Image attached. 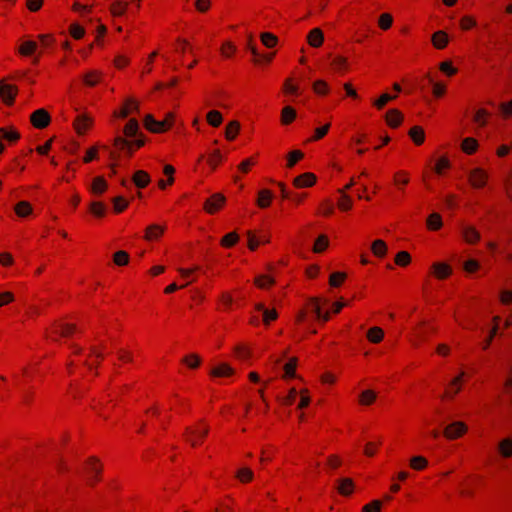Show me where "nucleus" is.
Returning a JSON list of instances; mask_svg holds the SVG:
<instances>
[{
  "instance_id": "f257e3e1",
  "label": "nucleus",
  "mask_w": 512,
  "mask_h": 512,
  "mask_svg": "<svg viewBox=\"0 0 512 512\" xmlns=\"http://www.w3.org/2000/svg\"><path fill=\"white\" fill-rule=\"evenodd\" d=\"M144 143L143 138L128 140L125 137L116 136L113 141L114 149L110 152V158L113 161H118L122 152L126 153L128 157H131L137 149L144 146Z\"/></svg>"
},
{
  "instance_id": "f03ea898",
  "label": "nucleus",
  "mask_w": 512,
  "mask_h": 512,
  "mask_svg": "<svg viewBox=\"0 0 512 512\" xmlns=\"http://www.w3.org/2000/svg\"><path fill=\"white\" fill-rule=\"evenodd\" d=\"M209 429V425L204 420H200L186 428L183 438L191 447H198L203 444Z\"/></svg>"
},
{
  "instance_id": "7ed1b4c3",
  "label": "nucleus",
  "mask_w": 512,
  "mask_h": 512,
  "mask_svg": "<svg viewBox=\"0 0 512 512\" xmlns=\"http://www.w3.org/2000/svg\"><path fill=\"white\" fill-rule=\"evenodd\" d=\"M468 375L465 371H460L455 377H453L446 385L442 399L453 400L463 389Z\"/></svg>"
},
{
  "instance_id": "20e7f679",
  "label": "nucleus",
  "mask_w": 512,
  "mask_h": 512,
  "mask_svg": "<svg viewBox=\"0 0 512 512\" xmlns=\"http://www.w3.org/2000/svg\"><path fill=\"white\" fill-rule=\"evenodd\" d=\"M75 332V324L64 321H57L48 329L47 336L52 340H58L60 337H69Z\"/></svg>"
},
{
  "instance_id": "39448f33",
  "label": "nucleus",
  "mask_w": 512,
  "mask_h": 512,
  "mask_svg": "<svg viewBox=\"0 0 512 512\" xmlns=\"http://www.w3.org/2000/svg\"><path fill=\"white\" fill-rule=\"evenodd\" d=\"M103 465L96 457H89L84 466V471L88 482L91 485L97 483L101 478Z\"/></svg>"
},
{
  "instance_id": "423d86ee",
  "label": "nucleus",
  "mask_w": 512,
  "mask_h": 512,
  "mask_svg": "<svg viewBox=\"0 0 512 512\" xmlns=\"http://www.w3.org/2000/svg\"><path fill=\"white\" fill-rule=\"evenodd\" d=\"M467 180L472 188L483 189L488 184L489 174L485 169L481 167H475L469 171Z\"/></svg>"
},
{
  "instance_id": "0eeeda50",
  "label": "nucleus",
  "mask_w": 512,
  "mask_h": 512,
  "mask_svg": "<svg viewBox=\"0 0 512 512\" xmlns=\"http://www.w3.org/2000/svg\"><path fill=\"white\" fill-rule=\"evenodd\" d=\"M467 432L468 425L465 422L454 421L444 428L443 436L449 441H454L462 438Z\"/></svg>"
},
{
  "instance_id": "6e6552de",
  "label": "nucleus",
  "mask_w": 512,
  "mask_h": 512,
  "mask_svg": "<svg viewBox=\"0 0 512 512\" xmlns=\"http://www.w3.org/2000/svg\"><path fill=\"white\" fill-rule=\"evenodd\" d=\"M140 112V105L139 102L130 97L127 98L121 107L113 112V117L119 118V119H125L127 117L139 114Z\"/></svg>"
},
{
  "instance_id": "1a4fd4ad",
  "label": "nucleus",
  "mask_w": 512,
  "mask_h": 512,
  "mask_svg": "<svg viewBox=\"0 0 512 512\" xmlns=\"http://www.w3.org/2000/svg\"><path fill=\"white\" fill-rule=\"evenodd\" d=\"M226 203V197L222 193L212 194L203 204V210L210 215L221 211Z\"/></svg>"
},
{
  "instance_id": "9d476101",
  "label": "nucleus",
  "mask_w": 512,
  "mask_h": 512,
  "mask_svg": "<svg viewBox=\"0 0 512 512\" xmlns=\"http://www.w3.org/2000/svg\"><path fill=\"white\" fill-rule=\"evenodd\" d=\"M232 356L240 362L250 363L254 357L252 346L246 342H239L234 345Z\"/></svg>"
},
{
  "instance_id": "9b49d317",
  "label": "nucleus",
  "mask_w": 512,
  "mask_h": 512,
  "mask_svg": "<svg viewBox=\"0 0 512 512\" xmlns=\"http://www.w3.org/2000/svg\"><path fill=\"white\" fill-rule=\"evenodd\" d=\"M411 182V173L405 169L396 170L392 175V184L401 194H404Z\"/></svg>"
},
{
  "instance_id": "f8f14e48",
  "label": "nucleus",
  "mask_w": 512,
  "mask_h": 512,
  "mask_svg": "<svg viewBox=\"0 0 512 512\" xmlns=\"http://www.w3.org/2000/svg\"><path fill=\"white\" fill-rule=\"evenodd\" d=\"M427 326L428 321L421 320L412 328L408 340L413 347H418L426 339Z\"/></svg>"
},
{
  "instance_id": "ddd939ff",
  "label": "nucleus",
  "mask_w": 512,
  "mask_h": 512,
  "mask_svg": "<svg viewBox=\"0 0 512 512\" xmlns=\"http://www.w3.org/2000/svg\"><path fill=\"white\" fill-rule=\"evenodd\" d=\"M30 122L34 128L44 129L50 124L51 116L47 110L37 109L30 115Z\"/></svg>"
},
{
  "instance_id": "4468645a",
  "label": "nucleus",
  "mask_w": 512,
  "mask_h": 512,
  "mask_svg": "<svg viewBox=\"0 0 512 512\" xmlns=\"http://www.w3.org/2000/svg\"><path fill=\"white\" fill-rule=\"evenodd\" d=\"M93 119L87 114H81L76 117L73 127L78 135H84L92 127Z\"/></svg>"
},
{
  "instance_id": "2eb2a0df",
  "label": "nucleus",
  "mask_w": 512,
  "mask_h": 512,
  "mask_svg": "<svg viewBox=\"0 0 512 512\" xmlns=\"http://www.w3.org/2000/svg\"><path fill=\"white\" fill-rule=\"evenodd\" d=\"M248 238V248L251 251H255L261 244H267L270 242V235L266 233H261L257 235L253 231L247 232Z\"/></svg>"
},
{
  "instance_id": "dca6fc26",
  "label": "nucleus",
  "mask_w": 512,
  "mask_h": 512,
  "mask_svg": "<svg viewBox=\"0 0 512 512\" xmlns=\"http://www.w3.org/2000/svg\"><path fill=\"white\" fill-rule=\"evenodd\" d=\"M431 274L439 280H445L451 276L452 268L445 262H435L431 266Z\"/></svg>"
},
{
  "instance_id": "f3484780",
  "label": "nucleus",
  "mask_w": 512,
  "mask_h": 512,
  "mask_svg": "<svg viewBox=\"0 0 512 512\" xmlns=\"http://www.w3.org/2000/svg\"><path fill=\"white\" fill-rule=\"evenodd\" d=\"M316 181L317 177L314 173L305 172L294 178L293 186L298 189L308 188L314 186L316 184Z\"/></svg>"
},
{
  "instance_id": "a211bd4d",
  "label": "nucleus",
  "mask_w": 512,
  "mask_h": 512,
  "mask_svg": "<svg viewBox=\"0 0 512 512\" xmlns=\"http://www.w3.org/2000/svg\"><path fill=\"white\" fill-rule=\"evenodd\" d=\"M166 230L165 225L151 224L145 229L144 239L148 242L158 241Z\"/></svg>"
},
{
  "instance_id": "6ab92c4d",
  "label": "nucleus",
  "mask_w": 512,
  "mask_h": 512,
  "mask_svg": "<svg viewBox=\"0 0 512 512\" xmlns=\"http://www.w3.org/2000/svg\"><path fill=\"white\" fill-rule=\"evenodd\" d=\"M17 87L11 84L0 82V98L7 105H11L17 95Z\"/></svg>"
},
{
  "instance_id": "aec40b11",
  "label": "nucleus",
  "mask_w": 512,
  "mask_h": 512,
  "mask_svg": "<svg viewBox=\"0 0 512 512\" xmlns=\"http://www.w3.org/2000/svg\"><path fill=\"white\" fill-rule=\"evenodd\" d=\"M330 65L335 72L341 75H344L350 71L349 60L343 55L334 56Z\"/></svg>"
},
{
  "instance_id": "412c9836",
  "label": "nucleus",
  "mask_w": 512,
  "mask_h": 512,
  "mask_svg": "<svg viewBox=\"0 0 512 512\" xmlns=\"http://www.w3.org/2000/svg\"><path fill=\"white\" fill-rule=\"evenodd\" d=\"M143 124L152 133H164L167 131V126H165L163 121L155 120L151 114L145 116Z\"/></svg>"
},
{
  "instance_id": "4be33fe9",
  "label": "nucleus",
  "mask_w": 512,
  "mask_h": 512,
  "mask_svg": "<svg viewBox=\"0 0 512 512\" xmlns=\"http://www.w3.org/2000/svg\"><path fill=\"white\" fill-rule=\"evenodd\" d=\"M328 301L319 297H312L306 302V309L309 313H313L316 319H321L322 306Z\"/></svg>"
},
{
  "instance_id": "5701e85b",
  "label": "nucleus",
  "mask_w": 512,
  "mask_h": 512,
  "mask_svg": "<svg viewBox=\"0 0 512 512\" xmlns=\"http://www.w3.org/2000/svg\"><path fill=\"white\" fill-rule=\"evenodd\" d=\"M403 119L402 112L395 108L389 109L385 114L386 124L393 129L398 128L402 124Z\"/></svg>"
},
{
  "instance_id": "b1692460",
  "label": "nucleus",
  "mask_w": 512,
  "mask_h": 512,
  "mask_svg": "<svg viewBox=\"0 0 512 512\" xmlns=\"http://www.w3.org/2000/svg\"><path fill=\"white\" fill-rule=\"evenodd\" d=\"M498 455L503 459L512 458V438L506 437L501 439L496 446Z\"/></svg>"
},
{
  "instance_id": "393cba45",
  "label": "nucleus",
  "mask_w": 512,
  "mask_h": 512,
  "mask_svg": "<svg viewBox=\"0 0 512 512\" xmlns=\"http://www.w3.org/2000/svg\"><path fill=\"white\" fill-rule=\"evenodd\" d=\"M431 43L435 49L443 50L449 44V36L445 31L438 30L432 34Z\"/></svg>"
},
{
  "instance_id": "a878e982",
  "label": "nucleus",
  "mask_w": 512,
  "mask_h": 512,
  "mask_svg": "<svg viewBox=\"0 0 512 512\" xmlns=\"http://www.w3.org/2000/svg\"><path fill=\"white\" fill-rule=\"evenodd\" d=\"M462 237L464 241L470 245L477 244L481 239L480 232L471 225L463 227Z\"/></svg>"
},
{
  "instance_id": "bb28decb",
  "label": "nucleus",
  "mask_w": 512,
  "mask_h": 512,
  "mask_svg": "<svg viewBox=\"0 0 512 512\" xmlns=\"http://www.w3.org/2000/svg\"><path fill=\"white\" fill-rule=\"evenodd\" d=\"M282 91L289 97H298L302 94L299 84L293 78H287L283 84Z\"/></svg>"
},
{
  "instance_id": "cd10ccee",
  "label": "nucleus",
  "mask_w": 512,
  "mask_h": 512,
  "mask_svg": "<svg viewBox=\"0 0 512 512\" xmlns=\"http://www.w3.org/2000/svg\"><path fill=\"white\" fill-rule=\"evenodd\" d=\"M235 370L227 363H221L212 368L210 375L216 378H226L234 375Z\"/></svg>"
},
{
  "instance_id": "c85d7f7f",
  "label": "nucleus",
  "mask_w": 512,
  "mask_h": 512,
  "mask_svg": "<svg viewBox=\"0 0 512 512\" xmlns=\"http://www.w3.org/2000/svg\"><path fill=\"white\" fill-rule=\"evenodd\" d=\"M132 181L137 188L144 189L150 184L151 177L148 172L137 170L132 176Z\"/></svg>"
},
{
  "instance_id": "c756f323",
  "label": "nucleus",
  "mask_w": 512,
  "mask_h": 512,
  "mask_svg": "<svg viewBox=\"0 0 512 512\" xmlns=\"http://www.w3.org/2000/svg\"><path fill=\"white\" fill-rule=\"evenodd\" d=\"M307 42L313 48H319L324 42V35L320 28L312 29L307 35Z\"/></svg>"
},
{
  "instance_id": "7c9ffc66",
  "label": "nucleus",
  "mask_w": 512,
  "mask_h": 512,
  "mask_svg": "<svg viewBox=\"0 0 512 512\" xmlns=\"http://www.w3.org/2000/svg\"><path fill=\"white\" fill-rule=\"evenodd\" d=\"M336 489L342 496H350L354 491V482L351 478H341L337 481Z\"/></svg>"
},
{
  "instance_id": "2f4dec72",
  "label": "nucleus",
  "mask_w": 512,
  "mask_h": 512,
  "mask_svg": "<svg viewBox=\"0 0 512 512\" xmlns=\"http://www.w3.org/2000/svg\"><path fill=\"white\" fill-rule=\"evenodd\" d=\"M370 249H371L372 254L375 257L380 258V259H383L384 257H386V255L388 253V246H387L386 242L382 239L374 240L371 244Z\"/></svg>"
},
{
  "instance_id": "473e14b6",
  "label": "nucleus",
  "mask_w": 512,
  "mask_h": 512,
  "mask_svg": "<svg viewBox=\"0 0 512 512\" xmlns=\"http://www.w3.org/2000/svg\"><path fill=\"white\" fill-rule=\"evenodd\" d=\"M408 135L416 146H420L425 142L426 135L421 126L415 125L411 127L408 131Z\"/></svg>"
},
{
  "instance_id": "72a5a7b5",
  "label": "nucleus",
  "mask_w": 512,
  "mask_h": 512,
  "mask_svg": "<svg viewBox=\"0 0 512 512\" xmlns=\"http://www.w3.org/2000/svg\"><path fill=\"white\" fill-rule=\"evenodd\" d=\"M451 168V162L449 160V158L445 155L439 157L434 166H433V171L435 172L436 175L438 176H443L446 174V172Z\"/></svg>"
},
{
  "instance_id": "f704fd0d",
  "label": "nucleus",
  "mask_w": 512,
  "mask_h": 512,
  "mask_svg": "<svg viewBox=\"0 0 512 512\" xmlns=\"http://www.w3.org/2000/svg\"><path fill=\"white\" fill-rule=\"evenodd\" d=\"M443 227L442 216L437 213H431L426 219V228L429 231L436 232Z\"/></svg>"
},
{
  "instance_id": "c9c22d12",
  "label": "nucleus",
  "mask_w": 512,
  "mask_h": 512,
  "mask_svg": "<svg viewBox=\"0 0 512 512\" xmlns=\"http://www.w3.org/2000/svg\"><path fill=\"white\" fill-rule=\"evenodd\" d=\"M272 199V192L269 189H262L258 192L256 204L259 208L265 209L271 205Z\"/></svg>"
},
{
  "instance_id": "e433bc0d",
  "label": "nucleus",
  "mask_w": 512,
  "mask_h": 512,
  "mask_svg": "<svg viewBox=\"0 0 512 512\" xmlns=\"http://www.w3.org/2000/svg\"><path fill=\"white\" fill-rule=\"evenodd\" d=\"M429 462L426 457L422 455L412 456L409 459V467L414 471H424L427 469Z\"/></svg>"
},
{
  "instance_id": "4c0bfd02",
  "label": "nucleus",
  "mask_w": 512,
  "mask_h": 512,
  "mask_svg": "<svg viewBox=\"0 0 512 512\" xmlns=\"http://www.w3.org/2000/svg\"><path fill=\"white\" fill-rule=\"evenodd\" d=\"M377 399V393L374 390L366 389L358 397V403L361 406H371Z\"/></svg>"
},
{
  "instance_id": "58836bf2",
  "label": "nucleus",
  "mask_w": 512,
  "mask_h": 512,
  "mask_svg": "<svg viewBox=\"0 0 512 512\" xmlns=\"http://www.w3.org/2000/svg\"><path fill=\"white\" fill-rule=\"evenodd\" d=\"M429 83L432 85V95L439 99L442 98L447 92V85L443 81H434L429 75H427Z\"/></svg>"
},
{
  "instance_id": "ea45409f",
  "label": "nucleus",
  "mask_w": 512,
  "mask_h": 512,
  "mask_svg": "<svg viewBox=\"0 0 512 512\" xmlns=\"http://www.w3.org/2000/svg\"><path fill=\"white\" fill-rule=\"evenodd\" d=\"M275 284L273 277L267 274L258 275L254 279V285L262 290H268Z\"/></svg>"
},
{
  "instance_id": "a19ab883",
  "label": "nucleus",
  "mask_w": 512,
  "mask_h": 512,
  "mask_svg": "<svg viewBox=\"0 0 512 512\" xmlns=\"http://www.w3.org/2000/svg\"><path fill=\"white\" fill-rule=\"evenodd\" d=\"M339 194V198L337 200V207L342 212L350 211L353 208V199L348 193L337 192Z\"/></svg>"
},
{
  "instance_id": "79ce46f5",
  "label": "nucleus",
  "mask_w": 512,
  "mask_h": 512,
  "mask_svg": "<svg viewBox=\"0 0 512 512\" xmlns=\"http://www.w3.org/2000/svg\"><path fill=\"white\" fill-rule=\"evenodd\" d=\"M108 184L102 176H97L93 179L91 184V192L96 195H102L106 192Z\"/></svg>"
},
{
  "instance_id": "37998d69",
  "label": "nucleus",
  "mask_w": 512,
  "mask_h": 512,
  "mask_svg": "<svg viewBox=\"0 0 512 512\" xmlns=\"http://www.w3.org/2000/svg\"><path fill=\"white\" fill-rule=\"evenodd\" d=\"M128 6H129V3L126 2V1H123V0H115L111 5H110V13L112 16L114 17H120V16H123L127 9H128Z\"/></svg>"
},
{
  "instance_id": "c03bdc74",
  "label": "nucleus",
  "mask_w": 512,
  "mask_h": 512,
  "mask_svg": "<svg viewBox=\"0 0 512 512\" xmlns=\"http://www.w3.org/2000/svg\"><path fill=\"white\" fill-rule=\"evenodd\" d=\"M139 133V122L136 118H130L123 128V134L126 138L136 137Z\"/></svg>"
},
{
  "instance_id": "a18cd8bd",
  "label": "nucleus",
  "mask_w": 512,
  "mask_h": 512,
  "mask_svg": "<svg viewBox=\"0 0 512 512\" xmlns=\"http://www.w3.org/2000/svg\"><path fill=\"white\" fill-rule=\"evenodd\" d=\"M15 214L20 218L28 217L32 214L33 208L28 201H19L14 207Z\"/></svg>"
},
{
  "instance_id": "49530a36",
  "label": "nucleus",
  "mask_w": 512,
  "mask_h": 512,
  "mask_svg": "<svg viewBox=\"0 0 512 512\" xmlns=\"http://www.w3.org/2000/svg\"><path fill=\"white\" fill-rule=\"evenodd\" d=\"M366 337L370 343L378 344L384 339V331L382 328L374 326L368 329Z\"/></svg>"
},
{
  "instance_id": "de8ad7c7",
  "label": "nucleus",
  "mask_w": 512,
  "mask_h": 512,
  "mask_svg": "<svg viewBox=\"0 0 512 512\" xmlns=\"http://www.w3.org/2000/svg\"><path fill=\"white\" fill-rule=\"evenodd\" d=\"M102 79V73L98 70H91L84 74L83 82L86 86L94 87Z\"/></svg>"
},
{
  "instance_id": "09e8293b",
  "label": "nucleus",
  "mask_w": 512,
  "mask_h": 512,
  "mask_svg": "<svg viewBox=\"0 0 512 512\" xmlns=\"http://www.w3.org/2000/svg\"><path fill=\"white\" fill-rule=\"evenodd\" d=\"M478 141L473 137H466L461 142V149L468 155L474 154L478 149Z\"/></svg>"
},
{
  "instance_id": "8fccbe9b",
  "label": "nucleus",
  "mask_w": 512,
  "mask_h": 512,
  "mask_svg": "<svg viewBox=\"0 0 512 512\" xmlns=\"http://www.w3.org/2000/svg\"><path fill=\"white\" fill-rule=\"evenodd\" d=\"M223 159V155L219 149H215L207 155V164L211 168L212 171L216 170L217 167L221 164Z\"/></svg>"
},
{
  "instance_id": "3c124183",
  "label": "nucleus",
  "mask_w": 512,
  "mask_h": 512,
  "mask_svg": "<svg viewBox=\"0 0 512 512\" xmlns=\"http://www.w3.org/2000/svg\"><path fill=\"white\" fill-rule=\"evenodd\" d=\"M240 132V123L236 120L230 121L225 128V138L233 141Z\"/></svg>"
},
{
  "instance_id": "603ef678",
  "label": "nucleus",
  "mask_w": 512,
  "mask_h": 512,
  "mask_svg": "<svg viewBox=\"0 0 512 512\" xmlns=\"http://www.w3.org/2000/svg\"><path fill=\"white\" fill-rule=\"evenodd\" d=\"M490 115L491 114L488 110L485 108H480L475 112L473 116V122L479 127H484L488 123Z\"/></svg>"
},
{
  "instance_id": "864d4df0",
  "label": "nucleus",
  "mask_w": 512,
  "mask_h": 512,
  "mask_svg": "<svg viewBox=\"0 0 512 512\" xmlns=\"http://www.w3.org/2000/svg\"><path fill=\"white\" fill-rule=\"evenodd\" d=\"M206 121L207 123L214 127V128H217L219 127L222 122H223V116H222V113L218 110H210L207 114H206Z\"/></svg>"
},
{
  "instance_id": "5fc2aeb1",
  "label": "nucleus",
  "mask_w": 512,
  "mask_h": 512,
  "mask_svg": "<svg viewBox=\"0 0 512 512\" xmlns=\"http://www.w3.org/2000/svg\"><path fill=\"white\" fill-rule=\"evenodd\" d=\"M296 110L291 106H285L281 110V123L289 125L296 119Z\"/></svg>"
},
{
  "instance_id": "6e6d98bb",
  "label": "nucleus",
  "mask_w": 512,
  "mask_h": 512,
  "mask_svg": "<svg viewBox=\"0 0 512 512\" xmlns=\"http://www.w3.org/2000/svg\"><path fill=\"white\" fill-rule=\"evenodd\" d=\"M102 358L103 356L101 350L99 348H93L85 360V365L91 369L92 367L96 366Z\"/></svg>"
},
{
  "instance_id": "4d7b16f0",
  "label": "nucleus",
  "mask_w": 512,
  "mask_h": 512,
  "mask_svg": "<svg viewBox=\"0 0 512 512\" xmlns=\"http://www.w3.org/2000/svg\"><path fill=\"white\" fill-rule=\"evenodd\" d=\"M239 241V235L233 231L230 233H227L224 235L220 240V245L223 248H232L234 247Z\"/></svg>"
},
{
  "instance_id": "13d9d810",
  "label": "nucleus",
  "mask_w": 512,
  "mask_h": 512,
  "mask_svg": "<svg viewBox=\"0 0 512 512\" xmlns=\"http://www.w3.org/2000/svg\"><path fill=\"white\" fill-rule=\"evenodd\" d=\"M438 68L447 77H454L458 73V69L453 66L451 60H445L439 63Z\"/></svg>"
},
{
  "instance_id": "bf43d9fd",
  "label": "nucleus",
  "mask_w": 512,
  "mask_h": 512,
  "mask_svg": "<svg viewBox=\"0 0 512 512\" xmlns=\"http://www.w3.org/2000/svg\"><path fill=\"white\" fill-rule=\"evenodd\" d=\"M297 358L292 357L289 361L284 365V374L283 379L293 378L296 376V367H297Z\"/></svg>"
},
{
  "instance_id": "052dcab7",
  "label": "nucleus",
  "mask_w": 512,
  "mask_h": 512,
  "mask_svg": "<svg viewBox=\"0 0 512 512\" xmlns=\"http://www.w3.org/2000/svg\"><path fill=\"white\" fill-rule=\"evenodd\" d=\"M89 211L97 218H103L106 215L107 208L104 203L94 201L89 206Z\"/></svg>"
},
{
  "instance_id": "680f3d73",
  "label": "nucleus",
  "mask_w": 512,
  "mask_h": 512,
  "mask_svg": "<svg viewBox=\"0 0 512 512\" xmlns=\"http://www.w3.org/2000/svg\"><path fill=\"white\" fill-rule=\"evenodd\" d=\"M235 476L241 483L246 484L253 480L254 473L250 468L242 467L237 470Z\"/></svg>"
},
{
  "instance_id": "e2e57ef3",
  "label": "nucleus",
  "mask_w": 512,
  "mask_h": 512,
  "mask_svg": "<svg viewBox=\"0 0 512 512\" xmlns=\"http://www.w3.org/2000/svg\"><path fill=\"white\" fill-rule=\"evenodd\" d=\"M304 158V153L301 150H293L287 155V163L286 167L291 169L293 168L299 161Z\"/></svg>"
},
{
  "instance_id": "0e129e2a",
  "label": "nucleus",
  "mask_w": 512,
  "mask_h": 512,
  "mask_svg": "<svg viewBox=\"0 0 512 512\" xmlns=\"http://www.w3.org/2000/svg\"><path fill=\"white\" fill-rule=\"evenodd\" d=\"M330 128H331L330 123H326L320 127L315 128L314 133H313L312 137L309 139V141L316 142V141L323 139L328 134Z\"/></svg>"
},
{
  "instance_id": "69168bd1",
  "label": "nucleus",
  "mask_w": 512,
  "mask_h": 512,
  "mask_svg": "<svg viewBox=\"0 0 512 512\" xmlns=\"http://www.w3.org/2000/svg\"><path fill=\"white\" fill-rule=\"evenodd\" d=\"M312 89L314 93L320 96H326L330 92V87L324 80H316L312 85Z\"/></svg>"
},
{
  "instance_id": "338daca9",
  "label": "nucleus",
  "mask_w": 512,
  "mask_h": 512,
  "mask_svg": "<svg viewBox=\"0 0 512 512\" xmlns=\"http://www.w3.org/2000/svg\"><path fill=\"white\" fill-rule=\"evenodd\" d=\"M237 51V47L231 41H225L220 48L221 55L226 58H232Z\"/></svg>"
},
{
  "instance_id": "774afa93",
  "label": "nucleus",
  "mask_w": 512,
  "mask_h": 512,
  "mask_svg": "<svg viewBox=\"0 0 512 512\" xmlns=\"http://www.w3.org/2000/svg\"><path fill=\"white\" fill-rule=\"evenodd\" d=\"M214 512H236L234 501L231 498H225L217 504Z\"/></svg>"
}]
</instances>
